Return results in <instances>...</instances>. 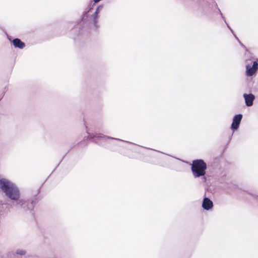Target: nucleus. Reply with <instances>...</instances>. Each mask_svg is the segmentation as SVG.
I'll use <instances>...</instances> for the list:
<instances>
[{
    "label": "nucleus",
    "instance_id": "39448f33",
    "mask_svg": "<svg viewBox=\"0 0 258 258\" xmlns=\"http://www.w3.org/2000/svg\"><path fill=\"white\" fill-rule=\"evenodd\" d=\"M258 70V63L256 61L253 62L252 66L246 64L245 74L247 77H251L254 75Z\"/></svg>",
    "mask_w": 258,
    "mask_h": 258
},
{
    "label": "nucleus",
    "instance_id": "0eeeda50",
    "mask_svg": "<svg viewBox=\"0 0 258 258\" xmlns=\"http://www.w3.org/2000/svg\"><path fill=\"white\" fill-rule=\"evenodd\" d=\"M243 98L245 100V104L247 106H251L253 105L255 96L252 94H244Z\"/></svg>",
    "mask_w": 258,
    "mask_h": 258
},
{
    "label": "nucleus",
    "instance_id": "20e7f679",
    "mask_svg": "<svg viewBox=\"0 0 258 258\" xmlns=\"http://www.w3.org/2000/svg\"><path fill=\"white\" fill-rule=\"evenodd\" d=\"M87 134H88L87 139L88 140H92L93 142H95L96 143H98V142L100 140H102L105 141L106 139H112V140H114L120 141H122V142H123L127 143L130 144H134V145H135L134 143H133L132 142L125 141L122 140H120V139H117V138H113V137H109V136H105V135H104L103 134H97V133L96 134H90V133H88V132H87Z\"/></svg>",
    "mask_w": 258,
    "mask_h": 258
},
{
    "label": "nucleus",
    "instance_id": "7ed1b4c3",
    "mask_svg": "<svg viewBox=\"0 0 258 258\" xmlns=\"http://www.w3.org/2000/svg\"><path fill=\"white\" fill-rule=\"evenodd\" d=\"M91 9L92 7L90 6L88 8V10L84 12L82 18V20L88 25L97 28L99 27L98 20L99 16L94 13L91 16L88 17V14Z\"/></svg>",
    "mask_w": 258,
    "mask_h": 258
},
{
    "label": "nucleus",
    "instance_id": "9d476101",
    "mask_svg": "<svg viewBox=\"0 0 258 258\" xmlns=\"http://www.w3.org/2000/svg\"><path fill=\"white\" fill-rule=\"evenodd\" d=\"M15 253L17 254L23 255L26 254V251H25V250H24L23 249H19L16 251Z\"/></svg>",
    "mask_w": 258,
    "mask_h": 258
},
{
    "label": "nucleus",
    "instance_id": "6e6552de",
    "mask_svg": "<svg viewBox=\"0 0 258 258\" xmlns=\"http://www.w3.org/2000/svg\"><path fill=\"white\" fill-rule=\"evenodd\" d=\"M213 207V203L212 201L208 198H205L203 199L202 203V207L206 210H209Z\"/></svg>",
    "mask_w": 258,
    "mask_h": 258
},
{
    "label": "nucleus",
    "instance_id": "423d86ee",
    "mask_svg": "<svg viewBox=\"0 0 258 258\" xmlns=\"http://www.w3.org/2000/svg\"><path fill=\"white\" fill-rule=\"evenodd\" d=\"M242 118V115L241 114H238L235 115L233 118L232 123L231 125V129L233 131L237 130L240 123Z\"/></svg>",
    "mask_w": 258,
    "mask_h": 258
},
{
    "label": "nucleus",
    "instance_id": "f257e3e1",
    "mask_svg": "<svg viewBox=\"0 0 258 258\" xmlns=\"http://www.w3.org/2000/svg\"><path fill=\"white\" fill-rule=\"evenodd\" d=\"M0 190L10 200L16 202L18 205L25 210H31L34 207V202H31V207L26 205V201L20 199L21 193L19 187L12 181L6 178H0Z\"/></svg>",
    "mask_w": 258,
    "mask_h": 258
},
{
    "label": "nucleus",
    "instance_id": "ddd939ff",
    "mask_svg": "<svg viewBox=\"0 0 258 258\" xmlns=\"http://www.w3.org/2000/svg\"><path fill=\"white\" fill-rule=\"evenodd\" d=\"M221 15L223 19L224 20V22H225V23L226 24V25H227V26L228 28H229V29L230 30V31H231V32H232V33H233V34L234 35V32H233V30L231 29V28L230 27V26H229L228 25V24L226 23V20H225V18L222 16V14H221Z\"/></svg>",
    "mask_w": 258,
    "mask_h": 258
},
{
    "label": "nucleus",
    "instance_id": "f8f14e48",
    "mask_svg": "<svg viewBox=\"0 0 258 258\" xmlns=\"http://www.w3.org/2000/svg\"><path fill=\"white\" fill-rule=\"evenodd\" d=\"M6 255L8 258H11L14 255V253L11 251H9L6 253Z\"/></svg>",
    "mask_w": 258,
    "mask_h": 258
},
{
    "label": "nucleus",
    "instance_id": "9b49d317",
    "mask_svg": "<svg viewBox=\"0 0 258 258\" xmlns=\"http://www.w3.org/2000/svg\"><path fill=\"white\" fill-rule=\"evenodd\" d=\"M103 8V6H99L97 9H96L95 12L94 13V14L97 15H99V14L100 13V11H101V10Z\"/></svg>",
    "mask_w": 258,
    "mask_h": 258
},
{
    "label": "nucleus",
    "instance_id": "4468645a",
    "mask_svg": "<svg viewBox=\"0 0 258 258\" xmlns=\"http://www.w3.org/2000/svg\"><path fill=\"white\" fill-rule=\"evenodd\" d=\"M234 36L236 38V39L238 40V41L239 42V43H241V42L239 41V40H238V39L236 37V36L235 35V34H234Z\"/></svg>",
    "mask_w": 258,
    "mask_h": 258
},
{
    "label": "nucleus",
    "instance_id": "f03ea898",
    "mask_svg": "<svg viewBox=\"0 0 258 258\" xmlns=\"http://www.w3.org/2000/svg\"><path fill=\"white\" fill-rule=\"evenodd\" d=\"M207 168L206 163L202 159H196L192 161L191 166V170L193 176L195 178L202 177L205 182L206 171Z\"/></svg>",
    "mask_w": 258,
    "mask_h": 258
},
{
    "label": "nucleus",
    "instance_id": "1a4fd4ad",
    "mask_svg": "<svg viewBox=\"0 0 258 258\" xmlns=\"http://www.w3.org/2000/svg\"><path fill=\"white\" fill-rule=\"evenodd\" d=\"M13 44L14 46L16 48H19L20 49H23L25 46V44L23 42H22L19 38H15L13 40Z\"/></svg>",
    "mask_w": 258,
    "mask_h": 258
}]
</instances>
